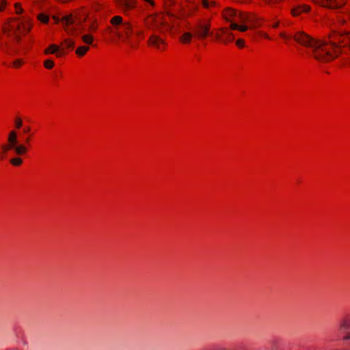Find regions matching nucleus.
<instances>
[{
    "label": "nucleus",
    "mask_w": 350,
    "mask_h": 350,
    "mask_svg": "<svg viewBox=\"0 0 350 350\" xmlns=\"http://www.w3.org/2000/svg\"><path fill=\"white\" fill-rule=\"evenodd\" d=\"M112 27L108 28L109 31L118 37L122 42L131 47H135V44L131 39L133 33V25L129 22H123L120 16H115L110 20Z\"/></svg>",
    "instance_id": "obj_1"
},
{
    "label": "nucleus",
    "mask_w": 350,
    "mask_h": 350,
    "mask_svg": "<svg viewBox=\"0 0 350 350\" xmlns=\"http://www.w3.org/2000/svg\"><path fill=\"white\" fill-rule=\"evenodd\" d=\"M145 23L149 29L155 30V33L150 35L148 40V45L158 50H164L166 46V42L165 39L158 34V33L163 32L160 26L163 25L164 23L162 21L160 16H150L145 21Z\"/></svg>",
    "instance_id": "obj_2"
},
{
    "label": "nucleus",
    "mask_w": 350,
    "mask_h": 350,
    "mask_svg": "<svg viewBox=\"0 0 350 350\" xmlns=\"http://www.w3.org/2000/svg\"><path fill=\"white\" fill-rule=\"evenodd\" d=\"M224 16L228 21H235L243 25H238L237 23H232L230 28L234 30H239L244 32L248 29V26L244 25L245 23H255L257 19L255 16L249 15L242 12H237L234 10L227 9L224 12Z\"/></svg>",
    "instance_id": "obj_3"
},
{
    "label": "nucleus",
    "mask_w": 350,
    "mask_h": 350,
    "mask_svg": "<svg viewBox=\"0 0 350 350\" xmlns=\"http://www.w3.org/2000/svg\"><path fill=\"white\" fill-rule=\"evenodd\" d=\"M55 23L61 22L66 31L69 34H73L79 29L83 31V23L86 21L85 16H81L79 14H68L64 16L61 20L56 16L53 17Z\"/></svg>",
    "instance_id": "obj_4"
},
{
    "label": "nucleus",
    "mask_w": 350,
    "mask_h": 350,
    "mask_svg": "<svg viewBox=\"0 0 350 350\" xmlns=\"http://www.w3.org/2000/svg\"><path fill=\"white\" fill-rule=\"evenodd\" d=\"M210 28L211 25L209 23L199 21L193 26L192 31L196 38L202 40L213 34L210 31Z\"/></svg>",
    "instance_id": "obj_5"
},
{
    "label": "nucleus",
    "mask_w": 350,
    "mask_h": 350,
    "mask_svg": "<svg viewBox=\"0 0 350 350\" xmlns=\"http://www.w3.org/2000/svg\"><path fill=\"white\" fill-rule=\"evenodd\" d=\"M314 1L319 3L322 6L330 8L338 9L342 7L345 1V0H313Z\"/></svg>",
    "instance_id": "obj_6"
},
{
    "label": "nucleus",
    "mask_w": 350,
    "mask_h": 350,
    "mask_svg": "<svg viewBox=\"0 0 350 350\" xmlns=\"http://www.w3.org/2000/svg\"><path fill=\"white\" fill-rule=\"evenodd\" d=\"M1 148L4 152L10 150H12L16 155H23L27 152V147L26 146H20L15 147L12 146L10 143H8V144L7 145H3Z\"/></svg>",
    "instance_id": "obj_7"
},
{
    "label": "nucleus",
    "mask_w": 350,
    "mask_h": 350,
    "mask_svg": "<svg viewBox=\"0 0 350 350\" xmlns=\"http://www.w3.org/2000/svg\"><path fill=\"white\" fill-rule=\"evenodd\" d=\"M339 329L347 332L350 329V314H346L339 321Z\"/></svg>",
    "instance_id": "obj_8"
},
{
    "label": "nucleus",
    "mask_w": 350,
    "mask_h": 350,
    "mask_svg": "<svg viewBox=\"0 0 350 350\" xmlns=\"http://www.w3.org/2000/svg\"><path fill=\"white\" fill-rule=\"evenodd\" d=\"M309 6L306 5H298L292 8L291 13L294 16H297L301 13L309 12Z\"/></svg>",
    "instance_id": "obj_9"
},
{
    "label": "nucleus",
    "mask_w": 350,
    "mask_h": 350,
    "mask_svg": "<svg viewBox=\"0 0 350 350\" xmlns=\"http://www.w3.org/2000/svg\"><path fill=\"white\" fill-rule=\"evenodd\" d=\"M119 6L124 11L129 10L134 7V0H117Z\"/></svg>",
    "instance_id": "obj_10"
},
{
    "label": "nucleus",
    "mask_w": 350,
    "mask_h": 350,
    "mask_svg": "<svg viewBox=\"0 0 350 350\" xmlns=\"http://www.w3.org/2000/svg\"><path fill=\"white\" fill-rule=\"evenodd\" d=\"M8 141L12 146L17 147L20 146H25L24 144H18L17 139V133L15 131H10L8 135Z\"/></svg>",
    "instance_id": "obj_11"
},
{
    "label": "nucleus",
    "mask_w": 350,
    "mask_h": 350,
    "mask_svg": "<svg viewBox=\"0 0 350 350\" xmlns=\"http://www.w3.org/2000/svg\"><path fill=\"white\" fill-rule=\"evenodd\" d=\"M59 51V47L55 44H51L49 46L48 49H46L44 51L45 54H49V53H57V57H60L62 53H58Z\"/></svg>",
    "instance_id": "obj_12"
},
{
    "label": "nucleus",
    "mask_w": 350,
    "mask_h": 350,
    "mask_svg": "<svg viewBox=\"0 0 350 350\" xmlns=\"http://www.w3.org/2000/svg\"><path fill=\"white\" fill-rule=\"evenodd\" d=\"M89 49H90L89 46H80L77 49L76 54L79 57H82L87 53V51H88Z\"/></svg>",
    "instance_id": "obj_13"
},
{
    "label": "nucleus",
    "mask_w": 350,
    "mask_h": 350,
    "mask_svg": "<svg viewBox=\"0 0 350 350\" xmlns=\"http://www.w3.org/2000/svg\"><path fill=\"white\" fill-rule=\"evenodd\" d=\"M174 3V0H164V6L165 8V11L169 15L172 14L170 12V8L173 6Z\"/></svg>",
    "instance_id": "obj_14"
},
{
    "label": "nucleus",
    "mask_w": 350,
    "mask_h": 350,
    "mask_svg": "<svg viewBox=\"0 0 350 350\" xmlns=\"http://www.w3.org/2000/svg\"><path fill=\"white\" fill-rule=\"evenodd\" d=\"M193 37V34L189 32L185 33L180 38V41L183 43H189Z\"/></svg>",
    "instance_id": "obj_15"
},
{
    "label": "nucleus",
    "mask_w": 350,
    "mask_h": 350,
    "mask_svg": "<svg viewBox=\"0 0 350 350\" xmlns=\"http://www.w3.org/2000/svg\"><path fill=\"white\" fill-rule=\"evenodd\" d=\"M82 41L87 44H92L94 41V37L90 34H84L81 36Z\"/></svg>",
    "instance_id": "obj_16"
},
{
    "label": "nucleus",
    "mask_w": 350,
    "mask_h": 350,
    "mask_svg": "<svg viewBox=\"0 0 350 350\" xmlns=\"http://www.w3.org/2000/svg\"><path fill=\"white\" fill-rule=\"evenodd\" d=\"M221 31L224 33V34H226V37L225 39L223 40V42L224 43H226L228 42H231L232 41V40L234 39V36L233 34L231 33V32H228L227 31H226L225 29H221Z\"/></svg>",
    "instance_id": "obj_17"
},
{
    "label": "nucleus",
    "mask_w": 350,
    "mask_h": 350,
    "mask_svg": "<svg viewBox=\"0 0 350 350\" xmlns=\"http://www.w3.org/2000/svg\"><path fill=\"white\" fill-rule=\"evenodd\" d=\"M196 9H197V5H193L192 6L189 7L188 10H185L184 12L183 16H185V17L191 16L193 12H194Z\"/></svg>",
    "instance_id": "obj_18"
},
{
    "label": "nucleus",
    "mask_w": 350,
    "mask_h": 350,
    "mask_svg": "<svg viewBox=\"0 0 350 350\" xmlns=\"http://www.w3.org/2000/svg\"><path fill=\"white\" fill-rule=\"evenodd\" d=\"M10 163L14 166H19L22 164L23 160L19 157H14L10 159Z\"/></svg>",
    "instance_id": "obj_19"
},
{
    "label": "nucleus",
    "mask_w": 350,
    "mask_h": 350,
    "mask_svg": "<svg viewBox=\"0 0 350 350\" xmlns=\"http://www.w3.org/2000/svg\"><path fill=\"white\" fill-rule=\"evenodd\" d=\"M38 18L39 21H40L41 22L44 23H47L49 18V16L44 14H40L38 16Z\"/></svg>",
    "instance_id": "obj_20"
},
{
    "label": "nucleus",
    "mask_w": 350,
    "mask_h": 350,
    "mask_svg": "<svg viewBox=\"0 0 350 350\" xmlns=\"http://www.w3.org/2000/svg\"><path fill=\"white\" fill-rule=\"evenodd\" d=\"M202 3L203 6L206 8H209L210 6H215L216 3L215 1L209 2L208 0H202Z\"/></svg>",
    "instance_id": "obj_21"
},
{
    "label": "nucleus",
    "mask_w": 350,
    "mask_h": 350,
    "mask_svg": "<svg viewBox=\"0 0 350 350\" xmlns=\"http://www.w3.org/2000/svg\"><path fill=\"white\" fill-rule=\"evenodd\" d=\"M64 44H65L66 48L73 49L75 46L74 41L70 39H66L64 40Z\"/></svg>",
    "instance_id": "obj_22"
},
{
    "label": "nucleus",
    "mask_w": 350,
    "mask_h": 350,
    "mask_svg": "<svg viewBox=\"0 0 350 350\" xmlns=\"http://www.w3.org/2000/svg\"><path fill=\"white\" fill-rule=\"evenodd\" d=\"M44 65L47 69H51L54 66V63L51 59H46L44 61Z\"/></svg>",
    "instance_id": "obj_23"
},
{
    "label": "nucleus",
    "mask_w": 350,
    "mask_h": 350,
    "mask_svg": "<svg viewBox=\"0 0 350 350\" xmlns=\"http://www.w3.org/2000/svg\"><path fill=\"white\" fill-rule=\"evenodd\" d=\"M30 30V27L26 25H23L22 26L18 27V31L21 33L28 32Z\"/></svg>",
    "instance_id": "obj_24"
},
{
    "label": "nucleus",
    "mask_w": 350,
    "mask_h": 350,
    "mask_svg": "<svg viewBox=\"0 0 350 350\" xmlns=\"http://www.w3.org/2000/svg\"><path fill=\"white\" fill-rule=\"evenodd\" d=\"M15 126L17 129H20L23 126V121L20 118H16L15 120Z\"/></svg>",
    "instance_id": "obj_25"
},
{
    "label": "nucleus",
    "mask_w": 350,
    "mask_h": 350,
    "mask_svg": "<svg viewBox=\"0 0 350 350\" xmlns=\"http://www.w3.org/2000/svg\"><path fill=\"white\" fill-rule=\"evenodd\" d=\"M23 64V62L21 59H16L15 60L14 62H13V65L15 66V67H19L22 65Z\"/></svg>",
    "instance_id": "obj_26"
},
{
    "label": "nucleus",
    "mask_w": 350,
    "mask_h": 350,
    "mask_svg": "<svg viewBox=\"0 0 350 350\" xmlns=\"http://www.w3.org/2000/svg\"><path fill=\"white\" fill-rule=\"evenodd\" d=\"M236 44L239 47H241V48L243 47L244 46V40L242 39H239L237 40Z\"/></svg>",
    "instance_id": "obj_27"
},
{
    "label": "nucleus",
    "mask_w": 350,
    "mask_h": 350,
    "mask_svg": "<svg viewBox=\"0 0 350 350\" xmlns=\"http://www.w3.org/2000/svg\"><path fill=\"white\" fill-rule=\"evenodd\" d=\"M16 10L18 14H21L23 12V9L19 3H16Z\"/></svg>",
    "instance_id": "obj_28"
},
{
    "label": "nucleus",
    "mask_w": 350,
    "mask_h": 350,
    "mask_svg": "<svg viewBox=\"0 0 350 350\" xmlns=\"http://www.w3.org/2000/svg\"><path fill=\"white\" fill-rule=\"evenodd\" d=\"M96 28L97 27L93 23L90 25V30L91 31H95Z\"/></svg>",
    "instance_id": "obj_29"
},
{
    "label": "nucleus",
    "mask_w": 350,
    "mask_h": 350,
    "mask_svg": "<svg viewBox=\"0 0 350 350\" xmlns=\"http://www.w3.org/2000/svg\"><path fill=\"white\" fill-rule=\"evenodd\" d=\"M30 130H31L30 126H26V127L24 128L23 132L25 133H29L30 131Z\"/></svg>",
    "instance_id": "obj_30"
},
{
    "label": "nucleus",
    "mask_w": 350,
    "mask_h": 350,
    "mask_svg": "<svg viewBox=\"0 0 350 350\" xmlns=\"http://www.w3.org/2000/svg\"><path fill=\"white\" fill-rule=\"evenodd\" d=\"M203 350H226V349L224 348V347H217V348H215L213 349H203Z\"/></svg>",
    "instance_id": "obj_31"
},
{
    "label": "nucleus",
    "mask_w": 350,
    "mask_h": 350,
    "mask_svg": "<svg viewBox=\"0 0 350 350\" xmlns=\"http://www.w3.org/2000/svg\"><path fill=\"white\" fill-rule=\"evenodd\" d=\"M343 339L345 340H350V333L346 334L344 336Z\"/></svg>",
    "instance_id": "obj_32"
},
{
    "label": "nucleus",
    "mask_w": 350,
    "mask_h": 350,
    "mask_svg": "<svg viewBox=\"0 0 350 350\" xmlns=\"http://www.w3.org/2000/svg\"><path fill=\"white\" fill-rule=\"evenodd\" d=\"M15 39L17 41V42H19L20 40H21V36L19 35L16 34V37H15Z\"/></svg>",
    "instance_id": "obj_33"
},
{
    "label": "nucleus",
    "mask_w": 350,
    "mask_h": 350,
    "mask_svg": "<svg viewBox=\"0 0 350 350\" xmlns=\"http://www.w3.org/2000/svg\"><path fill=\"white\" fill-rule=\"evenodd\" d=\"M215 39H217V40H221V36H220V35H219V33H216V34L215 35Z\"/></svg>",
    "instance_id": "obj_34"
},
{
    "label": "nucleus",
    "mask_w": 350,
    "mask_h": 350,
    "mask_svg": "<svg viewBox=\"0 0 350 350\" xmlns=\"http://www.w3.org/2000/svg\"><path fill=\"white\" fill-rule=\"evenodd\" d=\"M340 23H341L342 24H345L346 23V19L345 18H341V19H338Z\"/></svg>",
    "instance_id": "obj_35"
},
{
    "label": "nucleus",
    "mask_w": 350,
    "mask_h": 350,
    "mask_svg": "<svg viewBox=\"0 0 350 350\" xmlns=\"http://www.w3.org/2000/svg\"><path fill=\"white\" fill-rule=\"evenodd\" d=\"M145 1L149 3L150 5H154V2L152 0H144Z\"/></svg>",
    "instance_id": "obj_36"
},
{
    "label": "nucleus",
    "mask_w": 350,
    "mask_h": 350,
    "mask_svg": "<svg viewBox=\"0 0 350 350\" xmlns=\"http://www.w3.org/2000/svg\"><path fill=\"white\" fill-rule=\"evenodd\" d=\"M136 34L139 36H142L143 34V31H136Z\"/></svg>",
    "instance_id": "obj_37"
},
{
    "label": "nucleus",
    "mask_w": 350,
    "mask_h": 350,
    "mask_svg": "<svg viewBox=\"0 0 350 350\" xmlns=\"http://www.w3.org/2000/svg\"><path fill=\"white\" fill-rule=\"evenodd\" d=\"M29 141H30V138L29 137H27L26 139H25V142L27 144H29Z\"/></svg>",
    "instance_id": "obj_38"
},
{
    "label": "nucleus",
    "mask_w": 350,
    "mask_h": 350,
    "mask_svg": "<svg viewBox=\"0 0 350 350\" xmlns=\"http://www.w3.org/2000/svg\"><path fill=\"white\" fill-rule=\"evenodd\" d=\"M278 26V23H275L274 25H273V27H277Z\"/></svg>",
    "instance_id": "obj_39"
},
{
    "label": "nucleus",
    "mask_w": 350,
    "mask_h": 350,
    "mask_svg": "<svg viewBox=\"0 0 350 350\" xmlns=\"http://www.w3.org/2000/svg\"><path fill=\"white\" fill-rule=\"evenodd\" d=\"M3 9V6L0 5V10H2Z\"/></svg>",
    "instance_id": "obj_40"
},
{
    "label": "nucleus",
    "mask_w": 350,
    "mask_h": 350,
    "mask_svg": "<svg viewBox=\"0 0 350 350\" xmlns=\"http://www.w3.org/2000/svg\"><path fill=\"white\" fill-rule=\"evenodd\" d=\"M3 159V157L1 155H0V159Z\"/></svg>",
    "instance_id": "obj_41"
}]
</instances>
